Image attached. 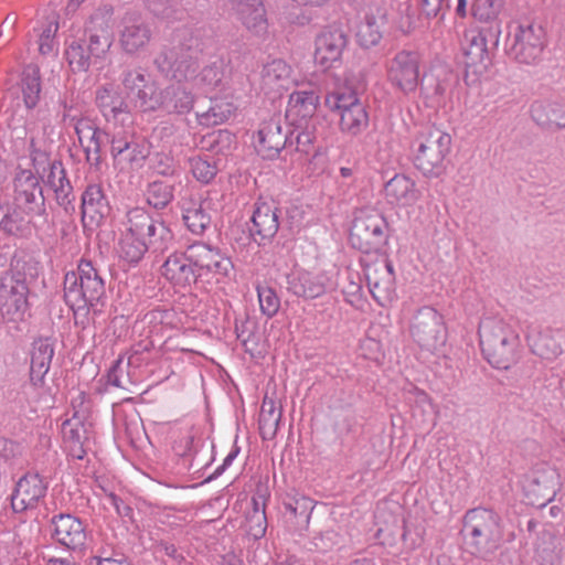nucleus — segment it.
<instances>
[{
	"label": "nucleus",
	"mask_w": 565,
	"mask_h": 565,
	"mask_svg": "<svg viewBox=\"0 0 565 565\" xmlns=\"http://www.w3.org/2000/svg\"><path fill=\"white\" fill-rule=\"evenodd\" d=\"M479 338L482 353L493 367L508 370L516 363L520 338L504 319L483 318L479 324Z\"/></svg>",
	"instance_id": "nucleus-1"
},
{
	"label": "nucleus",
	"mask_w": 565,
	"mask_h": 565,
	"mask_svg": "<svg viewBox=\"0 0 565 565\" xmlns=\"http://www.w3.org/2000/svg\"><path fill=\"white\" fill-rule=\"evenodd\" d=\"M104 296V280L90 262L81 260L76 271L65 275L64 297L74 311L95 309Z\"/></svg>",
	"instance_id": "nucleus-2"
},
{
	"label": "nucleus",
	"mask_w": 565,
	"mask_h": 565,
	"mask_svg": "<svg viewBox=\"0 0 565 565\" xmlns=\"http://www.w3.org/2000/svg\"><path fill=\"white\" fill-rule=\"evenodd\" d=\"M463 532L478 552L495 550L503 539L500 518L489 509L469 510L463 518Z\"/></svg>",
	"instance_id": "nucleus-3"
},
{
	"label": "nucleus",
	"mask_w": 565,
	"mask_h": 565,
	"mask_svg": "<svg viewBox=\"0 0 565 565\" xmlns=\"http://www.w3.org/2000/svg\"><path fill=\"white\" fill-rule=\"evenodd\" d=\"M364 276L373 298L381 305L390 303L395 294L393 265L382 254H367L361 258Z\"/></svg>",
	"instance_id": "nucleus-4"
},
{
	"label": "nucleus",
	"mask_w": 565,
	"mask_h": 565,
	"mask_svg": "<svg viewBox=\"0 0 565 565\" xmlns=\"http://www.w3.org/2000/svg\"><path fill=\"white\" fill-rule=\"evenodd\" d=\"M28 286L14 273H6L0 282V312L8 322L18 323L25 319L29 310Z\"/></svg>",
	"instance_id": "nucleus-5"
},
{
	"label": "nucleus",
	"mask_w": 565,
	"mask_h": 565,
	"mask_svg": "<svg viewBox=\"0 0 565 565\" xmlns=\"http://www.w3.org/2000/svg\"><path fill=\"white\" fill-rule=\"evenodd\" d=\"M559 488L557 470L547 465L539 463L526 476L523 490L530 504L545 507L556 495Z\"/></svg>",
	"instance_id": "nucleus-6"
},
{
	"label": "nucleus",
	"mask_w": 565,
	"mask_h": 565,
	"mask_svg": "<svg viewBox=\"0 0 565 565\" xmlns=\"http://www.w3.org/2000/svg\"><path fill=\"white\" fill-rule=\"evenodd\" d=\"M420 56L414 51H401L388 63L387 81L401 93H414L419 84Z\"/></svg>",
	"instance_id": "nucleus-7"
},
{
	"label": "nucleus",
	"mask_w": 565,
	"mask_h": 565,
	"mask_svg": "<svg viewBox=\"0 0 565 565\" xmlns=\"http://www.w3.org/2000/svg\"><path fill=\"white\" fill-rule=\"evenodd\" d=\"M546 44V32L536 23L521 24L514 33L511 52L515 60L531 64L536 62Z\"/></svg>",
	"instance_id": "nucleus-8"
},
{
	"label": "nucleus",
	"mask_w": 565,
	"mask_h": 565,
	"mask_svg": "<svg viewBox=\"0 0 565 565\" xmlns=\"http://www.w3.org/2000/svg\"><path fill=\"white\" fill-rule=\"evenodd\" d=\"M451 147V136L439 129L430 130L420 142L415 162L425 174L440 167Z\"/></svg>",
	"instance_id": "nucleus-9"
},
{
	"label": "nucleus",
	"mask_w": 565,
	"mask_h": 565,
	"mask_svg": "<svg viewBox=\"0 0 565 565\" xmlns=\"http://www.w3.org/2000/svg\"><path fill=\"white\" fill-rule=\"evenodd\" d=\"M525 338L532 352L543 359H555L565 349V331L562 329H540L530 324Z\"/></svg>",
	"instance_id": "nucleus-10"
},
{
	"label": "nucleus",
	"mask_w": 565,
	"mask_h": 565,
	"mask_svg": "<svg viewBox=\"0 0 565 565\" xmlns=\"http://www.w3.org/2000/svg\"><path fill=\"white\" fill-rule=\"evenodd\" d=\"M345 44L347 39L340 29L329 28L322 31L316 39L315 64L321 71L331 68L339 61Z\"/></svg>",
	"instance_id": "nucleus-11"
},
{
	"label": "nucleus",
	"mask_w": 565,
	"mask_h": 565,
	"mask_svg": "<svg viewBox=\"0 0 565 565\" xmlns=\"http://www.w3.org/2000/svg\"><path fill=\"white\" fill-rule=\"evenodd\" d=\"M161 274L178 290L190 288L198 279L188 252L170 254L161 266Z\"/></svg>",
	"instance_id": "nucleus-12"
},
{
	"label": "nucleus",
	"mask_w": 565,
	"mask_h": 565,
	"mask_svg": "<svg viewBox=\"0 0 565 565\" xmlns=\"http://www.w3.org/2000/svg\"><path fill=\"white\" fill-rule=\"evenodd\" d=\"M52 536L61 545L71 548H82L87 539L86 527L81 519L72 514L60 513L51 519Z\"/></svg>",
	"instance_id": "nucleus-13"
},
{
	"label": "nucleus",
	"mask_w": 565,
	"mask_h": 565,
	"mask_svg": "<svg viewBox=\"0 0 565 565\" xmlns=\"http://www.w3.org/2000/svg\"><path fill=\"white\" fill-rule=\"evenodd\" d=\"M188 253L198 276L206 271L225 277L232 269V262L228 257L205 244H194L188 248Z\"/></svg>",
	"instance_id": "nucleus-14"
},
{
	"label": "nucleus",
	"mask_w": 565,
	"mask_h": 565,
	"mask_svg": "<svg viewBox=\"0 0 565 565\" xmlns=\"http://www.w3.org/2000/svg\"><path fill=\"white\" fill-rule=\"evenodd\" d=\"M121 231L134 237L141 238L150 245L154 242L157 235L164 238L169 234L168 228L162 223L156 222L140 207H135L127 213V220Z\"/></svg>",
	"instance_id": "nucleus-15"
},
{
	"label": "nucleus",
	"mask_w": 565,
	"mask_h": 565,
	"mask_svg": "<svg viewBox=\"0 0 565 565\" xmlns=\"http://www.w3.org/2000/svg\"><path fill=\"white\" fill-rule=\"evenodd\" d=\"M46 484L36 473H28L22 477L15 487L11 498L12 509L15 512H24L38 507L40 500L44 498Z\"/></svg>",
	"instance_id": "nucleus-16"
},
{
	"label": "nucleus",
	"mask_w": 565,
	"mask_h": 565,
	"mask_svg": "<svg viewBox=\"0 0 565 565\" xmlns=\"http://www.w3.org/2000/svg\"><path fill=\"white\" fill-rule=\"evenodd\" d=\"M232 10L237 20L252 34L266 33L268 20L264 0H231Z\"/></svg>",
	"instance_id": "nucleus-17"
},
{
	"label": "nucleus",
	"mask_w": 565,
	"mask_h": 565,
	"mask_svg": "<svg viewBox=\"0 0 565 565\" xmlns=\"http://www.w3.org/2000/svg\"><path fill=\"white\" fill-rule=\"evenodd\" d=\"M287 289L297 297L315 299L326 291V278L322 274L295 267L287 276Z\"/></svg>",
	"instance_id": "nucleus-18"
},
{
	"label": "nucleus",
	"mask_w": 565,
	"mask_h": 565,
	"mask_svg": "<svg viewBox=\"0 0 565 565\" xmlns=\"http://www.w3.org/2000/svg\"><path fill=\"white\" fill-rule=\"evenodd\" d=\"M320 97L315 90H297L290 94L286 117L296 128H302L315 116Z\"/></svg>",
	"instance_id": "nucleus-19"
},
{
	"label": "nucleus",
	"mask_w": 565,
	"mask_h": 565,
	"mask_svg": "<svg viewBox=\"0 0 565 565\" xmlns=\"http://www.w3.org/2000/svg\"><path fill=\"white\" fill-rule=\"evenodd\" d=\"M108 211L109 206L102 188L97 184L88 185L82 196V222L84 227L88 230L98 227Z\"/></svg>",
	"instance_id": "nucleus-20"
},
{
	"label": "nucleus",
	"mask_w": 565,
	"mask_h": 565,
	"mask_svg": "<svg viewBox=\"0 0 565 565\" xmlns=\"http://www.w3.org/2000/svg\"><path fill=\"white\" fill-rule=\"evenodd\" d=\"M286 137L278 118H270L260 125L255 139V149L264 159H274L284 149Z\"/></svg>",
	"instance_id": "nucleus-21"
},
{
	"label": "nucleus",
	"mask_w": 565,
	"mask_h": 565,
	"mask_svg": "<svg viewBox=\"0 0 565 565\" xmlns=\"http://www.w3.org/2000/svg\"><path fill=\"white\" fill-rule=\"evenodd\" d=\"M384 192L387 202L399 207L413 206L422 198L415 181L405 174H396L387 181Z\"/></svg>",
	"instance_id": "nucleus-22"
},
{
	"label": "nucleus",
	"mask_w": 565,
	"mask_h": 565,
	"mask_svg": "<svg viewBox=\"0 0 565 565\" xmlns=\"http://www.w3.org/2000/svg\"><path fill=\"white\" fill-rule=\"evenodd\" d=\"M54 347L50 339H39L31 351L30 382L36 390L45 386V375L50 370Z\"/></svg>",
	"instance_id": "nucleus-23"
},
{
	"label": "nucleus",
	"mask_w": 565,
	"mask_h": 565,
	"mask_svg": "<svg viewBox=\"0 0 565 565\" xmlns=\"http://www.w3.org/2000/svg\"><path fill=\"white\" fill-rule=\"evenodd\" d=\"M63 443L68 454L76 459L85 456V444L88 441L86 425L76 416L62 424Z\"/></svg>",
	"instance_id": "nucleus-24"
},
{
	"label": "nucleus",
	"mask_w": 565,
	"mask_h": 565,
	"mask_svg": "<svg viewBox=\"0 0 565 565\" xmlns=\"http://www.w3.org/2000/svg\"><path fill=\"white\" fill-rule=\"evenodd\" d=\"M292 83V68L282 60H274L263 70L262 85L264 89L280 93L288 89Z\"/></svg>",
	"instance_id": "nucleus-25"
},
{
	"label": "nucleus",
	"mask_w": 565,
	"mask_h": 565,
	"mask_svg": "<svg viewBox=\"0 0 565 565\" xmlns=\"http://www.w3.org/2000/svg\"><path fill=\"white\" fill-rule=\"evenodd\" d=\"M277 211L273 203L258 202L252 217L253 235H258L260 239L271 238L279 227Z\"/></svg>",
	"instance_id": "nucleus-26"
},
{
	"label": "nucleus",
	"mask_w": 565,
	"mask_h": 565,
	"mask_svg": "<svg viewBox=\"0 0 565 565\" xmlns=\"http://www.w3.org/2000/svg\"><path fill=\"white\" fill-rule=\"evenodd\" d=\"M75 131L79 143L86 152L87 160L98 162L105 134L92 120L86 118L77 120Z\"/></svg>",
	"instance_id": "nucleus-27"
},
{
	"label": "nucleus",
	"mask_w": 565,
	"mask_h": 565,
	"mask_svg": "<svg viewBox=\"0 0 565 565\" xmlns=\"http://www.w3.org/2000/svg\"><path fill=\"white\" fill-rule=\"evenodd\" d=\"M326 106L340 116V125L343 130H351L353 127V89L344 92L335 90L326 97Z\"/></svg>",
	"instance_id": "nucleus-28"
},
{
	"label": "nucleus",
	"mask_w": 565,
	"mask_h": 565,
	"mask_svg": "<svg viewBox=\"0 0 565 565\" xmlns=\"http://www.w3.org/2000/svg\"><path fill=\"white\" fill-rule=\"evenodd\" d=\"M281 415L282 409L279 403L274 396L266 394L259 413V431L264 439H271L275 437Z\"/></svg>",
	"instance_id": "nucleus-29"
},
{
	"label": "nucleus",
	"mask_w": 565,
	"mask_h": 565,
	"mask_svg": "<svg viewBox=\"0 0 565 565\" xmlns=\"http://www.w3.org/2000/svg\"><path fill=\"white\" fill-rule=\"evenodd\" d=\"M29 214L15 203L0 204V228L12 235L22 234L28 228L29 221L26 216Z\"/></svg>",
	"instance_id": "nucleus-30"
},
{
	"label": "nucleus",
	"mask_w": 565,
	"mask_h": 565,
	"mask_svg": "<svg viewBox=\"0 0 565 565\" xmlns=\"http://www.w3.org/2000/svg\"><path fill=\"white\" fill-rule=\"evenodd\" d=\"M41 193L38 179L30 172H23L15 180V198L14 203L22 206L25 212L33 211V204L36 201V194Z\"/></svg>",
	"instance_id": "nucleus-31"
},
{
	"label": "nucleus",
	"mask_w": 565,
	"mask_h": 565,
	"mask_svg": "<svg viewBox=\"0 0 565 565\" xmlns=\"http://www.w3.org/2000/svg\"><path fill=\"white\" fill-rule=\"evenodd\" d=\"M150 244L141 238L134 237L121 231L116 252L122 262L128 265H136L143 258Z\"/></svg>",
	"instance_id": "nucleus-32"
},
{
	"label": "nucleus",
	"mask_w": 565,
	"mask_h": 565,
	"mask_svg": "<svg viewBox=\"0 0 565 565\" xmlns=\"http://www.w3.org/2000/svg\"><path fill=\"white\" fill-rule=\"evenodd\" d=\"M250 503L252 510L246 515L245 529L249 536L259 540L266 534L267 530L265 495L253 497Z\"/></svg>",
	"instance_id": "nucleus-33"
},
{
	"label": "nucleus",
	"mask_w": 565,
	"mask_h": 565,
	"mask_svg": "<svg viewBox=\"0 0 565 565\" xmlns=\"http://www.w3.org/2000/svg\"><path fill=\"white\" fill-rule=\"evenodd\" d=\"M466 39L468 41L463 49L466 66L471 68L484 67L489 61L487 39L480 33L467 34Z\"/></svg>",
	"instance_id": "nucleus-34"
},
{
	"label": "nucleus",
	"mask_w": 565,
	"mask_h": 565,
	"mask_svg": "<svg viewBox=\"0 0 565 565\" xmlns=\"http://www.w3.org/2000/svg\"><path fill=\"white\" fill-rule=\"evenodd\" d=\"M183 221L194 234H202L211 223L210 202L191 203L183 209Z\"/></svg>",
	"instance_id": "nucleus-35"
},
{
	"label": "nucleus",
	"mask_w": 565,
	"mask_h": 565,
	"mask_svg": "<svg viewBox=\"0 0 565 565\" xmlns=\"http://www.w3.org/2000/svg\"><path fill=\"white\" fill-rule=\"evenodd\" d=\"M113 43V33L107 25L93 26L89 30L87 51L94 57L96 64L108 53Z\"/></svg>",
	"instance_id": "nucleus-36"
},
{
	"label": "nucleus",
	"mask_w": 565,
	"mask_h": 565,
	"mask_svg": "<svg viewBox=\"0 0 565 565\" xmlns=\"http://www.w3.org/2000/svg\"><path fill=\"white\" fill-rule=\"evenodd\" d=\"M21 89L26 107H34L41 92L40 72L38 67L29 65L23 70Z\"/></svg>",
	"instance_id": "nucleus-37"
},
{
	"label": "nucleus",
	"mask_w": 565,
	"mask_h": 565,
	"mask_svg": "<svg viewBox=\"0 0 565 565\" xmlns=\"http://www.w3.org/2000/svg\"><path fill=\"white\" fill-rule=\"evenodd\" d=\"M150 40V32L143 25L126 26L120 36V44L128 53L142 50Z\"/></svg>",
	"instance_id": "nucleus-38"
},
{
	"label": "nucleus",
	"mask_w": 565,
	"mask_h": 565,
	"mask_svg": "<svg viewBox=\"0 0 565 565\" xmlns=\"http://www.w3.org/2000/svg\"><path fill=\"white\" fill-rule=\"evenodd\" d=\"M236 110L234 97L232 94H226L224 97H214L212 105L206 113V117L213 125H221L227 121Z\"/></svg>",
	"instance_id": "nucleus-39"
},
{
	"label": "nucleus",
	"mask_w": 565,
	"mask_h": 565,
	"mask_svg": "<svg viewBox=\"0 0 565 565\" xmlns=\"http://www.w3.org/2000/svg\"><path fill=\"white\" fill-rule=\"evenodd\" d=\"M43 182L49 186L57 198H66L68 190L71 189L70 182L66 178V173L60 162H52L49 167V171L42 177Z\"/></svg>",
	"instance_id": "nucleus-40"
},
{
	"label": "nucleus",
	"mask_w": 565,
	"mask_h": 565,
	"mask_svg": "<svg viewBox=\"0 0 565 565\" xmlns=\"http://www.w3.org/2000/svg\"><path fill=\"white\" fill-rule=\"evenodd\" d=\"M173 199V186L163 181H153L147 190V201L156 209L167 206Z\"/></svg>",
	"instance_id": "nucleus-41"
},
{
	"label": "nucleus",
	"mask_w": 565,
	"mask_h": 565,
	"mask_svg": "<svg viewBox=\"0 0 565 565\" xmlns=\"http://www.w3.org/2000/svg\"><path fill=\"white\" fill-rule=\"evenodd\" d=\"M65 56L70 66L77 72L87 71L90 65L96 64L92 54L87 53L85 47L78 43H72L66 49Z\"/></svg>",
	"instance_id": "nucleus-42"
},
{
	"label": "nucleus",
	"mask_w": 565,
	"mask_h": 565,
	"mask_svg": "<svg viewBox=\"0 0 565 565\" xmlns=\"http://www.w3.org/2000/svg\"><path fill=\"white\" fill-rule=\"evenodd\" d=\"M147 156L148 153L143 146L134 142L122 152V154L119 156V159L115 162V164L120 170H134L142 166Z\"/></svg>",
	"instance_id": "nucleus-43"
},
{
	"label": "nucleus",
	"mask_w": 565,
	"mask_h": 565,
	"mask_svg": "<svg viewBox=\"0 0 565 565\" xmlns=\"http://www.w3.org/2000/svg\"><path fill=\"white\" fill-rule=\"evenodd\" d=\"M168 103L178 113H189L194 104V95L183 85L172 86L167 92Z\"/></svg>",
	"instance_id": "nucleus-44"
},
{
	"label": "nucleus",
	"mask_w": 565,
	"mask_h": 565,
	"mask_svg": "<svg viewBox=\"0 0 565 565\" xmlns=\"http://www.w3.org/2000/svg\"><path fill=\"white\" fill-rule=\"evenodd\" d=\"M426 535V527L422 521L418 520H406L404 522V531L402 540L407 548L415 550L419 547Z\"/></svg>",
	"instance_id": "nucleus-45"
},
{
	"label": "nucleus",
	"mask_w": 565,
	"mask_h": 565,
	"mask_svg": "<svg viewBox=\"0 0 565 565\" xmlns=\"http://www.w3.org/2000/svg\"><path fill=\"white\" fill-rule=\"evenodd\" d=\"M224 79V70L221 64L207 65L201 70L193 81L194 85L204 88H216L222 85Z\"/></svg>",
	"instance_id": "nucleus-46"
},
{
	"label": "nucleus",
	"mask_w": 565,
	"mask_h": 565,
	"mask_svg": "<svg viewBox=\"0 0 565 565\" xmlns=\"http://www.w3.org/2000/svg\"><path fill=\"white\" fill-rule=\"evenodd\" d=\"M257 296L262 313L267 318L276 316L280 308V299L276 291L271 287L259 286Z\"/></svg>",
	"instance_id": "nucleus-47"
},
{
	"label": "nucleus",
	"mask_w": 565,
	"mask_h": 565,
	"mask_svg": "<svg viewBox=\"0 0 565 565\" xmlns=\"http://www.w3.org/2000/svg\"><path fill=\"white\" fill-rule=\"evenodd\" d=\"M503 0H475L472 15L480 22H490L499 15Z\"/></svg>",
	"instance_id": "nucleus-48"
},
{
	"label": "nucleus",
	"mask_w": 565,
	"mask_h": 565,
	"mask_svg": "<svg viewBox=\"0 0 565 565\" xmlns=\"http://www.w3.org/2000/svg\"><path fill=\"white\" fill-rule=\"evenodd\" d=\"M96 102L105 116L116 115L122 108V100L113 88H100L97 92Z\"/></svg>",
	"instance_id": "nucleus-49"
},
{
	"label": "nucleus",
	"mask_w": 565,
	"mask_h": 565,
	"mask_svg": "<svg viewBox=\"0 0 565 565\" xmlns=\"http://www.w3.org/2000/svg\"><path fill=\"white\" fill-rule=\"evenodd\" d=\"M191 172L193 177L203 183H209L217 173V167L214 161L195 157L190 160Z\"/></svg>",
	"instance_id": "nucleus-50"
},
{
	"label": "nucleus",
	"mask_w": 565,
	"mask_h": 565,
	"mask_svg": "<svg viewBox=\"0 0 565 565\" xmlns=\"http://www.w3.org/2000/svg\"><path fill=\"white\" fill-rule=\"evenodd\" d=\"M58 25L55 21H47L39 31V51L46 55L55 49V34Z\"/></svg>",
	"instance_id": "nucleus-51"
},
{
	"label": "nucleus",
	"mask_w": 565,
	"mask_h": 565,
	"mask_svg": "<svg viewBox=\"0 0 565 565\" xmlns=\"http://www.w3.org/2000/svg\"><path fill=\"white\" fill-rule=\"evenodd\" d=\"M534 558L539 565H561L563 557L556 545L543 544L536 548Z\"/></svg>",
	"instance_id": "nucleus-52"
},
{
	"label": "nucleus",
	"mask_w": 565,
	"mask_h": 565,
	"mask_svg": "<svg viewBox=\"0 0 565 565\" xmlns=\"http://www.w3.org/2000/svg\"><path fill=\"white\" fill-rule=\"evenodd\" d=\"M358 35L360 44L364 47L377 44L381 39L379 28L373 22L360 25Z\"/></svg>",
	"instance_id": "nucleus-53"
},
{
	"label": "nucleus",
	"mask_w": 565,
	"mask_h": 565,
	"mask_svg": "<svg viewBox=\"0 0 565 565\" xmlns=\"http://www.w3.org/2000/svg\"><path fill=\"white\" fill-rule=\"evenodd\" d=\"M376 539L383 546H395L398 539V525L396 519H394L391 524H386L384 527H380L376 532Z\"/></svg>",
	"instance_id": "nucleus-54"
},
{
	"label": "nucleus",
	"mask_w": 565,
	"mask_h": 565,
	"mask_svg": "<svg viewBox=\"0 0 565 565\" xmlns=\"http://www.w3.org/2000/svg\"><path fill=\"white\" fill-rule=\"evenodd\" d=\"M47 149H49V143L45 138L38 140L35 138V136H32L31 153H32V159H33L34 166H36L38 163H45L47 161ZM35 169L39 172L38 167H35Z\"/></svg>",
	"instance_id": "nucleus-55"
},
{
	"label": "nucleus",
	"mask_w": 565,
	"mask_h": 565,
	"mask_svg": "<svg viewBox=\"0 0 565 565\" xmlns=\"http://www.w3.org/2000/svg\"><path fill=\"white\" fill-rule=\"evenodd\" d=\"M305 128L297 136V150L303 153H309L315 142V128L309 127V124L303 125Z\"/></svg>",
	"instance_id": "nucleus-56"
},
{
	"label": "nucleus",
	"mask_w": 565,
	"mask_h": 565,
	"mask_svg": "<svg viewBox=\"0 0 565 565\" xmlns=\"http://www.w3.org/2000/svg\"><path fill=\"white\" fill-rule=\"evenodd\" d=\"M132 143L134 142L130 141L125 134L115 135L111 140V156L114 162H116L119 159V156L122 154V152Z\"/></svg>",
	"instance_id": "nucleus-57"
},
{
	"label": "nucleus",
	"mask_w": 565,
	"mask_h": 565,
	"mask_svg": "<svg viewBox=\"0 0 565 565\" xmlns=\"http://www.w3.org/2000/svg\"><path fill=\"white\" fill-rule=\"evenodd\" d=\"M443 3L444 0H419V8L426 17L434 18L441 10Z\"/></svg>",
	"instance_id": "nucleus-58"
},
{
	"label": "nucleus",
	"mask_w": 565,
	"mask_h": 565,
	"mask_svg": "<svg viewBox=\"0 0 565 565\" xmlns=\"http://www.w3.org/2000/svg\"><path fill=\"white\" fill-rule=\"evenodd\" d=\"M298 7H321L330 0H289Z\"/></svg>",
	"instance_id": "nucleus-59"
},
{
	"label": "nucleus",
	"mask_w": 565,
	"mask_h": 565,
	"mask_svg": "<svg viewBox=\"0 0 565 565\" xmlns=\"http://www.w3.org/2000/svg\"><path fill=\"white\" fill-rule=\"evenodd\" d=\"M46 565H75L70 557H53L47 561Z\"/></svg>",
	"instance_id": "nucleus-60"
},
{
	"label": "nucleus",
	"mask_w": 565,
	"mask_h": 565,
	"mask_svg": "<svg viewBox=\"0 0 565 565\" xmlns=\"http://www.w3.org/2000/svg\"><path fill=\"white\" fill-rule=\"evenodd\" d=\"M223 565H244V563L236 555L227 554L223 558Z\"/></svg>",
	"instance_id": "nucleus-61"
},
{
	"label": "nucleus",
	"mask_w": 565,
	"mask_h": 565,
	"mask_svg": "<svg viewBox=\"0 0 565 565\" xmlns=\"http://www.w3.org/2000/svg\"><path fill=\"white\" fill-rule=\"evenodd\" d=\"M95 565H129V564L125 561L104 558V559H97Z\"/></svg>",
	"instance_id": "nucleus-62"
},
{
	"label": "nucleus",
	"mask_w": 565,
	"mask_h": 565,
	"mask_svg": "<svg viewBox=\"0 0 565 565\" xmlns=\"http://www.w3.org/2000/svg\"><path fill=\"white\" fill-rule=\"evenodd\" d=\"M456 13L460 18H466L467 17V0H458L457 8H456Z\"/></svg>",
	"instance_id": "nucleus-63"
},
{
	"label": "nucleus",
	"mask_w": 565,
	"mask_h": 565,
	"mask_svg": "<svg viewBox=\"0 0 565 565\" xmlns=\"http://www.w3.org/2000/svg\"><path fill=\"white\" fill-rule=\"evenodd\" d=\"M445 90H446V88H445V86L443 84H438L437 85V87H436V95H437L436 104L437 105L441 104Z\"/></svg>",
	"instance_id": "nucleus-64"
}]
</instances>
